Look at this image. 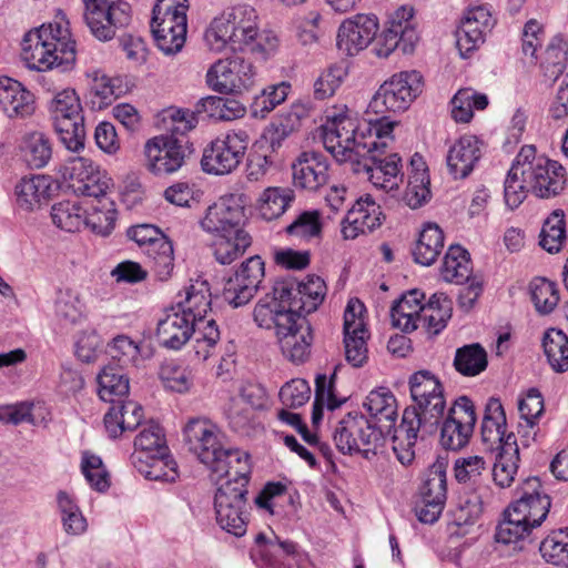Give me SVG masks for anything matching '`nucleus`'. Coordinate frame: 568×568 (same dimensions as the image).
I'll list each match as a JSON object with an SVG mask.
<instances>
[{
	"label": "nucleus",
	"instance_id": "1",
	"mask_svg": "<svg viewBox=\"0 0 568 568\" xmlns=\"http://www.w3.org/2000/svg\"><path fill=\"white\" fill-rule=\"evenodd\" d=\"M325 294L326 285L320 276L311 275L306 282L293 277L277 280L272 292L257 301L253 320L258 327L274 331L286 358L303 363L314 339L306 315L317 310Z\"/></svg>",
	"mask_w": 568,
	"mask_h": 568
},
{
	"label": "nucleus",
	"instance_id": "2",
	"mask_svg": "<svg viewBox=\"0 0 568 568\" xmlns=\"http://www.w3.org/2000/svg\"><path fill=\"white\" fill-rule=\"evenodd\" d=\"M254 7L237 3L226 7L212 18L204 31V43L211 52H248L266 60L278 48V37L271 30H261Z\"/></svg>",
	"mask_w": 568,
	"mask_h": 568
},
{
	"label": "nucleus",
	"instance_id": "3",
	"mask_svg": "<svg viewBox=\"0 0 568 568\" xmlns=\"http://www.w3.org/2000/svg\"><path fill=\"white\" fill-rule=\"evenodd\" d=\"M326 151L339 163H349L376 148L374 125L368 135L358 132L356 114L346 105L331 106L325 111V122L321 125Z\"/></svg>",
	"mask_w": 568,
	"mask_h": 568
},
{
	"label": "nucleus",
	"instance_id": "4",
	"mask_svg": "<svg viewBox=\"0 0 568 568\" xmlns=\"http://www.w3.org/2000/svg\"><path fill=\"white\" fill-rule=\"evenodd\" d=\"M184 439L189 450L206 465L212 476H230L233 466L248 460V455L226 447L220 428L206 418H192L184 427Z\"/></svg>",
	"mask_w": 568,
	"mask_h": 568
},
{
	"label": "nucleus",
	"instance_id": "5",
	"mask_svg": "<svg viewBox=\"0 0 568 568\" xmlns=\"http://www.w3.org/2000/svg\"><path fill=\"white\" fill-rule=\"evenodd\" d=\"M68 30L61 24H42L29 31L22 40V57L29 68L44 71L60 68L67 71L75 62V43L65 41Z\"/></svg>",
	"mask_w": 568,
	"mask_h": 568
},
{
	"label": "nucleus",
	"instance_id": "6",
	"mask_svg": "<svg viewBox=\"0 0 568 568\" xmlns=\"http://www.w3.org/2000/svg\"><path fill=\"white\" fill-rule=\"evenodd\" d=\"M417 407H407L402 423L394 429L392 440L393 450L403 465H409L415 458V444L418 433L432 435L437 430L444 418L446 402L443 394H435L429 398L416 402Z\"/></svg>",
	"mask_w": 568,
	"mask_h": 568
},
{
	"label": "nucleus",
	"instance_id": "7",
	"mask_svg": "<svg viewBox=\"0 0 568 568\" xmlns=\"http://www.w3.org/2000/svg\"><path fill=\"white\" fill-rule=\"evenodd\" d=\"M395 122H376L374 124L375 138L373 139L376 148L367 154L358 156L351 165L353 172L368 175L369 181L384 190H393L397 186V180L402 181V159L397 153L386 154L387 142L390 138Z\"/></svg>",
	"mask_w": 568,
	"mask_h": 568
},
{
	"label": "nucleus",
	"instance_id": "8",
	"mask_svg": "<svg viewBox=\"0 0 568 568\" xmlns=\"http://www.w3.org/2000/svg\"><path fill=\"white\" fill-rule=\"evenodd\" d=\"M384 426L372 424L362 413H347L335 427L333 439L344 455L362 454L371 459L385 439Z\"/></svg>",
	"mask_w": 568,
	"mask_h": 568
},
{
	"label": "nucleus",
	"instance_id": "9",
	"mask_svg": "<svg viewBox=\"0 0 568 568\" xmlns=\"http://www.w3.org/2000/svg\"><path fill=\"white\" fill-rule=\"evenodd\" d=\"M186 11V0H156L151 30L158 48L164 54H175L182 50L187 30Z\"/></svg>",
	"mask_w": 568,
	"mask_h": 568
},
{
	"label": "nucleus",
	"instance_id": "10",
	"mask_svg": "<svg viewBox=\"0 0 568 568\" xmlns=\"http://www.w3.org/2000/svg\"><path fill=\"white\" fill-rule=\"evenodd\" d=\"M521 176L538 197L549 199L559 194L565 186V169L556 161L536 155L534 145H525L517 154Z\"/></svg>",
	"mask_w": 568,
	"mask_h": 568
},
{
	"label": "nucleus",
	"instance_id": "11",
	"mask_svg": "<svg viewBox=\"0 0 568 568\" xmlns=\"http://www.w3.org/2000/svg\"><path fill=\"white\" fill-rule=\"evenodd\" d=\"M50 112L61 143L72 152L84 148L85 128L80 98L73 89L59 91L50 102Z\"/></svg>",
	"mask_w": 568,
	"mask_h": 568
},
{
	"label": "nucleus",
	"instance_id": "12",
	"mask_svg": "<svg viewBox=\"0 0 568 568\" xmlns=\"http://www.w3.org/2000/svg\"><path fill=\"white\" fill-rule=\"evenodd\" d=\"M423 78L418 71H402L385 81L372 98L368 108L376 114L406 111L422 93Z\"/></svg>",
	"mask_w": 568,
	"mask_h": 568
},
{
	"label": "nucleus",
	"instance_id": "13",
	"mask_svg": "<svg viewBox=\"0 0 568 568\" xmlns=\"http://www.w3.org/2000/svg\"><path fill=\"white\" fill-rule=\"evenodd\" d=\"M247 145L248 135L242 130L217 136L203 150L202 170L214 175L232 173L242 163Z\"/></svg>",
	"mask_w": 568,
	"mask_h": 568
},
{
	"label": "nucleus",
	"instance_id": "14",
	"mask_svg": "<svg viewBox=\"0 0 568 568\" xmlns=\"http://www.w3.org/2000/svg\"><path fill=\"white\" fill-rule=\"evenodd\" d=\"M84 21L91 33L100 41H109L118 28L130 23L131 8L120 0H83Z\"/></svg>",
	"mask_w": 568,
	"mask_h": 568
},
{
	"label": "nucleus",
	"instance_id": "15",
	"mask_svg": "<svg viewBox=\"0 0 568 568\" xmlns=\"http://www.w3.org/2000/svg\"><path fill=\"white\" fill-rule=\"evenodd\" d=\"M255 75L253 64L235 54L213 63L207 70L206 82L216 92L240 93L254 85Z\"/></svg>",
	"mask_w": 568,
	"mask_h": 568
},
{
	"label": "nucleus",
	"instance_id": "16",
	"mask_svg": "<svg viewBox=\"0 0 568 568\" xmlns=\"http://www.w3.org/2000/svg\"><path fill=\"white\" fill-rule=\"evenodd\" d=\"M413 8L400 7L392 13L386 28L376 38L374 51L381 58H387L395 49L400 48L404 53L412 52L418 40L413 22Z\"/></svg>",
	"mask_w": 568,
	"mask_h": 568
},
{
	"label": "nucleus",
	"instance_id": "17",
	"mask_svg": "<svg viewBox=\"0 0 568 568\" xmlns=\"http://www.w3.org/2000/svg\"><path fill=\"white\" fill-rule=\"evenodd\" d=\"M477 417L467 396L458 397L449 408L440 428V445L447 450L464 448L474 432Z\"/></svg>",
	"mask_w": 568,
	"mask_h": 568
},
{
	"label": "nucleus",
	"instance_id": "18",
	"mask_svg": "<svg viewBox=\"0 0 568 568\" xmlns=\"http://www.w3.org/2000/svg\"><path fill=\"white\" fill-rule=\"evenodd\" d=\"M126 234L140 246H146V254L153 260L156 276L161 281L168 280L174 267L172 242L152 224L131 226Z\"/></svg>",
	"mask_w": 568,
	"mask_h": 568
},
{
	"label": "nucleus",
	"instance_id": "19",
	"mask_svg": "<svg viewBox=\"0 0 568 568\" xmlns=\"http://www.w3.org/2000/svg\"><path fill=\"white\" fill-rule=\"evenodd\" d=\"M264 262L258 255L244 261L233 276L224 284L223 297L233 307L247 304L256 294L265 272Z\"/></svg>",
	"mask_w": 568,
	"mask_h": 568
},
{
	"label": "nucleus",
	"instance_id": "20",
	"mask_svg": "<svg viewBox=\"0 0 568 568\" xmlns=\"http://www.w3.org/2000/svg\"><path fill=\"white\" fill-rule=\"evenodd\" d=\"M63 178L75 194L100 199L106 196L109 179L83 156L71 158L63 166Z\"/></svg>",
	"mask_w": 568,
	"mask_h": 568
},
{
	"label": "nucleus",
	"instance_id": "21",
	"mask_svg": "<svg viewBox=\"0 0 568 568\" xmlns=\"http://www.w3.org/2000/svg\"><path fill=\"white\" fill-rule=\"evenodd\" d=\"M185 141L174 135H159L145 144L148 169L159 175L178 171L186 156Z\"/></svg>",
	"mask_w": 568,
	"mask_h": 568
},
{
	"label": "nucleus",
	"instance_id": "22",
	"mask_svg": "<svg viewBox=\"0 0 568 568\" xmlns=\"http://www.w3.org/2000/svg\"><path fill=\"white\" fill-rule=\"evenodd\" d=\"M518 498L509 507L521 517H525L532 528L539 527L549 513L551 500L542 491L540 480L537 477L527 478L517 489Z\"/></svg>",
	"mask_w": 568,
	"mask_h": 568
},
{
	"label": "nucleus",
	"instance_id": "23",
	"mask_svg": "<svg viewBox=\"0 0 568 568\" xmlns=\"http://www.w3.org/2000/svg\"><path fill=\"white\" fill-rule=\"evenodd\" d=\"M378 31V21L374 14H357L344 21L337 33V47L348 55L365 49Z\"/></svg>",
	"mask_w": 568,
	"mask_h": 568
},
{
	"label": "nucleus",
	"instance_id": "24",
	"mask_svg": "<svg viewBox=\"0 0 568 568\" xmlns=\"http://www.w3.org/2000/svg\"><path fill=\"white\" fill-rule=\"evenodd\" d=\"M293 183L296 187L316 191L328 180L326 156L316 151L302 152L292 164Z\"/></svg>",
	"mask_w": 568,
	"mask_h": 568
},
{
	"label": "nucleus",
	"instance_id": "25",
	"mask_svg": "<svg viewBox=\"0 0 568 568\" xmlns=\"http://www.w3.org/2000/svg\"><path fill=\"white\" fill-rule=\"evenodd\" d=\"M244 114L245 108L237 100L223 97H206L195 104L194 111L183 112L181 122L184 123V130H191L196 124V115L214 120L231 121L242 118Z\"/></svg>",
	"mask_w": 568,
	"mask_h": 568
},
{
	"label": "nucleus",
	"instance_id": "26",
	"mask_svg": "<svg viewBox=\"0 0 568 568\" xmlns=\"http://www.w3.org/2000/svg\"><path fill=\"white\" fill-rule=\"evenodd\" d=\"M244 217L243 206L231 203L230 200H221L209 206L201 226L215 236L235 234L237 230H244Z\"/></svg>",
	"mask_w": 568,
	"mask_h": 568
},
{
	"label": "nucleus",
	"instance_id": "27",
	"mask_svg": "<svg viewBox=\"0 0 568 568\" xmlns=\"http://www.w3.org/2000/svg\"><path fill=\"white\" fill-rule=\"evenodd\" d=\"M480 158V141L475 135H463L447 151V170L455 180L466 179Z\"/></svg>",
	"mask_w": 568,
	"mask_h": 568
},
{
	"label": "nucleus",
	"instance_id": "28",
	"mask_svg": "<svg viewBox=\"0 0 568 568\" xmlns=\"http://www.w3.org/2000/svg\"><path fill=\"white\" fill-rule=\"evenodd\" d=\"M143 407L133 400L118 399L104 414L103 423L108 436L116 439L142 425Z\"/></svg>",
	"mask_w": 568,
	"mask_h": 568
},
{
	"label": "nucleus",
	"instance_id": "29",
	"mask_svg": "<svg viewBox=\"0 0 568 568\" xmlns=\"http://www.w3.org/2000/svg\"><path fill=\"white\" fill-rule=\"evenodd\" d=\"M381 216V206L373 197L362 196L347 211L344 219L347 225L342 227V233L345 239H355L359 233L372 232L382 224Z\"/></svg>",
	"mask_w": 568,
	"mask_h": 568
},
{
	"label": "nucleus",
	"instance_id": "30",
	"mask_svg": "<svg viewBox=\"0 0 568 568\" xmlns=\"http://www.w3.org/2000/svg\"><path fill=\"white\" fill-rule=\"evenodd\" d=\"M251 466L248 460L233 466L230 476H212L219 484L214 505H237L247 504V484L250 480Z\"/></svg>",
	"mask_w": 568,
	"mask_h": 568
},
{
	"label": "nucleus",
	"instance_id": "31",
	"mask_svg": "<svg viewBox=\"0 0 568 568\" xmlns=\"http://www.w3.org/2000/svg\"><path fill=\"white\" fill-rule=\"evenodd\" d=\"M200 324L184 313L176 310L160 321L156 328V337L160 345L168 349H180L196 332Z\"/></svg>",
	"mask_w": 568,
	"mask_h": 568
},
{
	"label": "nucleus",
	"instance_id": "32",
	"mask_svg": "<svg viewBox=\"0 0 568 568\" xmlns=\"http://www.w3.org/2000/svg\"><path fill=\"white\" fill-rule=\"evenodd\" d=\"M0 108L11 119L27 118L36 110L34 95L19 81L1 77Z\"/></svg>",
	"mask_w": 568,
	"mask_h": 568
},
{
	"label": "nucleus",
	"instance_id": "33",
	"mask_svg": "<svg viewBox=\"0 0 568 568\" xmlns=\"http://www.w3.org/2000/svg\"><path fill=\"white\" fill-rule=\"evenodd\" d=\"M506 415L504 407L498 398H489L481 422V438L487 445V449L494 452L503 449L506 446Z\"/></svg>",
	"mask_w": 568,
	"mask_h": 568
},
{
	"label": "nucleus",
	"instance_id": "34",
	"mask_svg": "<svg viewBox=\"0 0 568 568\" xmlns=\"http://www.w3.org/2000/svg\"><path fill=\"white\" fill-rule=\"evenodd\" d=\"M53 192L52 180L47 175L23 178L16 185L17 204L21 210L34 211L47 203Z\"/></svg>",
	"mask_w": 568,
	"mask_h": 568
},
{
	"label": "nucleus",
	"instance_id": "35",
	"mask_svg": "<svg viewBox=\"0 0 568 568\" xmlns=\"http://www.w3.org/2000/svg\"><path fill=\"white\" fill-rule=\"evenodd\" d=\"M424 298L425 294L416 288L403 294L390 308L393 326L406 333L417 329L419 327L418 317L425 306Z\"/></svg>",
	"mask_w": 568,
	"mask_h": 568
},
{
	"label": "nucleus",
	"instance_id": "36",
	"mask_svg": "<svg viewBox=\"0 0 568 568\" xmlns=\"http://www.w3.org/2000/svg\"><path fill=\"white\" fill-rule=\"evenodd\" d=\"M53 155V143L42 132L26 134L19 144V159L31 170L45 168Z\"/></svg>",
	"mask_w": 568,
	"mask_h": 568
},
{
	"label": "nucleus",
	"instance_id": "37",
	"mask_svg": "<svg viewBox=\"0 0 568 568\" xmlns=\"http://www.w3.org/2000/svg\"><path fill=\"white\" fill-rule=\"evenodd\" d=\"M134 468L149 480L174 481L178 478V464L168 454H132Z\"/></svg>",
	"mask_w": 568,
	"mask_h": 568
},
{
	"label": "nucleus",
	"instance_id": "38",
	"mask_svg": "<svg viewBox=\"0 0 568 568\" xmlns=\"http://www.w3.org/2000/svg\"><path fill=\"white\" fill-rule=\"evenodd\" d=\"M363 406L376 420L374 425L384 426L387 434L396 428L394 426L397 418V403L390 390L383 387L371 390Z\"/></svg>",
	"mask_w": 568,
	"mask_h": 568
},
{
	"label": "nucleus",
	"instance_id": "39",
	"mask_svg": "<svg viewBox=\"0 0 568 568\" xmlns=\"http://www.w3.org/2000/svg\"><path fill=\"white\" fill-rule=\"evenodd\" d=\"M452 313V300L444 293H435L419 314V327L430 335H437L446 327Z\"/></svg>",
	"mask_w": 568,
	"mask_h": 568
},
{
	"label": "nucleus",
	"instance_id": "40",
	"mask_svg": "<svg viewBox=\"0 0 568 568\" xmlns=\"http://www.w3.org/2000/svg\"><path fill=\"white\" fill-rule=\"evenodd\" d=\"M211 295L206 282H196L185 288L184 297L174 308L184 313L200 325H205V315L211 307Z\"/></svg>",
	"mask_w": 568,
	"mask_h": 568
},
{
	"label": "nucleus",
	"instance_id": "41",
	"mask_svg": "<svg viewBox=\"0 0 568 568\" xmlns=\"http://www.w3.org/2000/svg\"><path fill=\"white\" fill-rule=\"evenodd\" d=\"M251 244V235L245 230H237L235 234L215 236L210 246L216 262L229 265L242 256Z\"/></svg>",
	"mask_w": 568,
	"mask_h": 568
},
{
	"label": "nucleus",
	"instance_id": "42",
	"mask_svg": "<svg viewBox=\"0 0 568 568\" xmlns=\"http://www.w3.org/2000/svg\"><path fill=\"white\" fill-rule=\"evenodd\" d=\"M412 173L405 194L406 203L412 209H418L430 199L429 175L422 156L415 154L410 160Z\"/></svg>",
	"mask_w": 568,
	"mask_h": 568
},
{
	"label": "nucleus",
	"instance_id": "43",
	"mask_svg": "<svg viewBox=\"0 0 568 568\" xmlns=\"http://www.w3.org/2000/svg\"><path fill=\"white\" fill-rule=\"evenodd\" d=\"M444 247V233L436 223H427L419 233L413 250L414 261L420 265H432Z\"/></svg>",
	"mask_w": 568,
	"mask_h": 568
},
{
	"label": "nucleus",
	"instance_id": "44",
	"mask_svg": "<svg viewBox=\"0 0 568 568\" xmlns=\"http://www.w3.org/2000/svg\"><path fill=\"white\" fill-rule=\"evenodd\" d=\"M471 272L469 253L459 245H450L440 268L443 278L446 282L463 285L469 282Z\"/></svg>",
	"mask_w": 568,
	"mask_h": 568
},
{
	"label": "nucleus",
	"instance_id": "45",
	"mask_svg": "<svg viewBox=\"0 0 568 568\" xmlns=\"http://www.w3.org/2000/svg\"><path fill=\"white\" fill-rule=\"evenodd\" d=\"M518 454L519 449L516 437L513 433H509L506 446L498 450L494 463L493 478L496 485L500 487L510 486L518 468Z\"/></svg>",
	"mask_w": 568,
	"mask_h": 568
},
{
	"label": "nucleus",
	"instance_id": "46",
	"mask_svg": "<svg viewBox=\"0 0 568 568\" xmlns=\"http://www.w3.org/2000/svg\"><path fill=\"white\" fill-rule=\"evenodd\" d=\"M447 459L438 457L425 471L420 487L423 500L445 504L447 495L446 469Z\"/></svg>",
	"mask_w": 568,
	"mask_h": 568
},
{
	"label": "nucleus",
	"instance_id": "47",
	"mask_svg": "<svg viewBox=\"0 0 568 568\" xmlns=\"http://www.w3.org/2000/svg\"><path fill=\"white\" fill-rule=\"evenodd\" d=\"M99 396L113 404L129 394V378L120 367L105 366L98 375Z\"/></svg>",
	"mask_w": 568,
	"mask_h": 568
},
{
	"label": "nucleus",
	"instance_id": "48",
	"mask_svg": "<svg viewBox=\"0 0 568 568\" xmlns=\"http://www.w3.org/2000/svg\"><path fill=\"white\" fill-rule=\"evenodd\" d=\"M452 115L456 122L467 123L473 119L474 110H484L488 98L471 88L460 89L452 99Z\"/></svg>",
	"mask_w": 568,
	"mask_h": 568
},
{
	"label": "nucleus",
	"instance_id": "49",
	"mask_svg": "<svg viewBox=\"0 0 568 568\" xmlns=\"http://www.w3.org/2000/svg\"><path fill=\"white\" fill-rule=\"evenodd\" d=\"M487 352L478 344H468L457 348L454 366L464 376H476L487 367Z\"/></svg>",
	"mask_w": 568,
	"mask_h": 568
},
{
	"label": "nucleus",
	"instance_id": "50",
	"mask_svg": "<svg viewBox=\"0 0 568 568\" xmlns=\"http://www.w3.org/2000/svg\"><path fill=\"white\" fill-rule=\"evenodd\" d=\"M534 529L525 517L508 506L504 511V519L497 526L495 537L498 542L511 544L524 540Z\"/></svg>",
	"mask_w": 568,
	"mask_h": 568
},
{
	"label": "nucleus",
	"instance_id": "51",
	"mask_svg": "<svg viewBox=\"0 0 568 568\" xmlns=\"http://www.w3.org/2000/svg\"><path fill=\"white\" fill-rule=\"evenodd\" d=\"M134 447L133 454L155 455L170 452L163 428L153 420L143 424L142 429L135 436Z\"/></svg>",
	"mask_w": 568,
	"mask_h": 568
},
{
	"label": "nucleus",
	"instance_id": "52",
	"mask_svg": "<svg viewBox=\"0 0 568 568\" xmlns=\"http://www.w3.org/2000/svg\"><path fill=\"white\" fill-rule=\"evenodd\" d=\"M293 199L290 189L267 187L260 196L257 209L265 221H273L286 211Z\"/></svg>",
	"mask_w": 568,
	"mask_h": 568
},
{
	"label": "nucleus",
	"instance_id": "53",
	"mask_svg": "<svg viewBox=\"0 0 568 568\" xmlns=\"http://www.w3.org/2000/svg\"><path fill=\"white\" fill-rule=\"evenodd\" d=\"M542 347L548 363L556 372L568 369V337L565 333L550 328L544 336Z\"/></svg>",
	"mask_w": 568,
	"mask_h": 568
},
{
	"label": "nucleus",
	"instance_id": "54",
	"mask_svg": "<svg viewBox=\"0 0 568 568\" xmlns=\"http://www.w3.org/2000/svg\"><path fill=\"white\" fill-rule=\"evenodd\" d=\"M216 521L220 527L236 537L246 532L247 527V504L237 505H214Z\"/></svg>",
	"mask_w": 568,
	"mask_h": 568
},
{
	"label": "nucleus",
	"instance_id": "55",
	"mask_svg": "<svg viewBox=\"0 0 568 568\" xmlns=\"http://www.w3.org/2000/svg\"><path fill=\"white\" fill-rule=\"evenodd\" d=\"M568 61V45L562 38L556 36L551 39L545 51L541 62L544 75L556 81L566 69Z\"/></svg>",
	"mask_w": 568,
	"mask_h": 568
},
{
	"label": "nucleus",
	"instance_id": "56",
	"mask_svg": "<svg viewBox=\"0 0 568 568\" xmlns=\"http://www.w3.org/2000/svg\"><path fill=\"white\" fill-rule=\"evenodd\" d=\"M540 246L549 253L560 251L566 240L565 214L562 210H555L544 222L540 232Z\"/></svg>",
	"mask_w": 568,
	"mask_h": 568
},
{
	"label": "nucleus",
	"instance_id": "57",
	"mask_svg": "<svg viewBox=\"0 0 568 568\" xmlns=\"http://www.w3.org/2000/svg\"><path fill=\"white\" fill-rule=\"evenodd\" d=\"M531 302L540 315L550 314L559 302V293L554 282L542 277L534 278L529 285Z\"/></svg>",
	"mask_w": 568,
	"mask_h": 568
},
{
	"label": "nucleus",
	"instance_id": "58",
	"mask_svg": "<svg viewBox=\"0 0 568 568\" xmlns=\"http://www.w3.org/2000/svg\"><path fill=\"white\" fill-rule=\"evenodd\" d=\"M97 200L99 205L93 206L92 212L84 213V225L90 226L94 233L106 236L115 223L114 203L106 196Z\"/></svg>",
	"mask_w": 568,
	"mask_h": 568
},
{
	"label": "nucleus",
	"instance_id": "59",
	"mask_svg": "<svg viewBox=\"0 0 568 568\" xmlns=\"http://www.w3.org/2000/svg\"><path fill=\"white\" fill-rule=\"evenodd\" d=\"M53 224L67 232H77L84 225V211L78 202L61 201L51 209Z\"/></svg>",
	"mask_w": 568,
	"mask_h": 568
},
{
	"label": "nucleus",
	"instance_id": "60",
	"mask_svg": "<svg viewBox=\"0 0 568 568\" xmlns=\"http://www.w3.org/2000/svg\"><path fill=\"white\" fill-rule=\"evenodd\" d=\"M521 166L516 158L505 180L504 197L508 207L511 210L518 207L527 196L530 186L521 176Z\"/></svg>",
	"mask_w": 568,
	"mask_h": 568
},
{
	"label": "nucleus",
	"instance_id": "61",
	"mask_svg": "<svg viewBox=\"0 0 568 568\" xmlns=\"http://www.w3.org/2000/svg\"><path fill=\"white\" fill-rule=\"evenodd\" d=\"M81 469L87 481L94 490L104 493L110 487L109 473L101 457L89 452L83 453Z\"/></svg>",
	"mask_w": 568,
	"mask_h": 568
},
{
	"label": "nucleus",
	"instance_id": "62",
	"mask_svg": "<svg viewBox=\"0 0 568 568\" xmlns=\"http://www.w3.org/2000/svg\"><path fill=\"white\" fill-rule=\"evenodd\" d=\"M57 316L70 324H75L83 316V304L77 292L71 288L59 290L55 300Z\"/></svg>",
	"mask_w": 568,
	"mask_h": 568
},
{
	"label": "nucleus",
	"instance_id": "63",
	"mask_svg": "<svg viewBox=\"0 0 568 568\" xmlns=\"http://www.w3.org/2000/svg\"><path fill=\"white\" fill-rule=\"evenodd\" d=\"M347 72L342 65H331L314 82V98L325 100L332 97L342 84Z\"/></svg>",
	"mask_w": 568,
	"mask_h": 568
},
{
	"label": "nucleus",
	"instance_id": "64",
	"mask_svg": "<svg viewBox=\"0 0 568 568\" xmlns=\"http://www.w3.org/2000/svg\"><path fill=\"white\" fill-rule=\"evenodd\" d=\"M565 531L559 530L546 537L539 546L542 558L552 565L568 567V554Z\"/></svg>",
	"mask_w": 568,
	"mask_h": 568
}]
</instances>
